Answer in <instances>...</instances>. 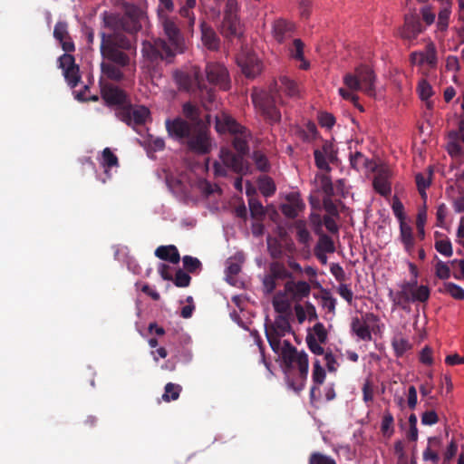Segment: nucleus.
Listing matches in <instances>:
<instances>
[{
  "label": "nucleus",
  "instance_id": "nucleus-1",
  "mask_svg": "<svg viewBox=\"0 0 464 464\" xmlns=\"http://www.w3.org/2000/svg\"><path fill=\"white\" fill-rule=\"evenodd\" d=\"M100 36L101 55L108 61L101 63L102 72L108 79L120 82L124 78L121 68L130 64V58L126 52L133 48L132 42L127 35L120 34H105V32H101Z\"/></svg>",
  "mask_w": 464,
  "mask_h": 464
},
{
  "label": "nucleus",
  "instance_id": "nucleus-2",
  "mask_svg": "<svg viewBox=\"0 0 464 464\" xmlns=\"http://www.w3.org/2000/svg\"><path fill=\"white\" fill-rule=\"evenodd\" d=\"M101 94L107 105L117 106L115 116L133 129L144 125L150 118V110L142 105H131L126 92L118 86L103 83L101 86Z\"/></svg>",
  "mask_w": 464,
  "mask_h": 464
},
{
  "label": "nucleus",
  "instance_id": "nucleus-3",
  "mask_svg": "<svg viewBox=\"0 0 464 464\" xmlns=\"http://www.w3.org/2000/svg\"><path fill=\"white\" fill-rule=\"evenodd\" d=\"M280 356L287 386L295 392H301L308 376L307 353L304 351H298L289 341L285 340Z\"/></svg>",
  "mask_w": 464,
  "mask_h": 464
},
{
  "label": "nucleus",
  "instance_id": "nucleus-4",
  "mask_svg": "<svg viewBox=\"0 0 464 464\" xmlns=\"http://www.w3.org/2000/svg\"><path fill=\"white\" fill-rule=\"evenodd\" d=\"M143 17V12L135 5H124V12L120 14H105L103 18L104 26L111 30L105 34H120L126 35L123 32L135 34L142 27L140 20Z\"/></svg>",
  "mask_w": 464,
  "mask_h": 464
},
{
  "label": "nucleus",
  "instance_id": "nucleus-5",
  "mask_svg": "<svg viewBox=\"0 0 464 464\" xmlns=\"http://www.w3.org/2000/svg\"><path fill=\"white\" fill-rule=\"evenodd\" d=\"M247 137L248 133L244 128L239 133L234 134L232 140V145L237 153L224 148L220 150V159L225 167L232 169L238 175H247L251 173L250 165L245 159L249 152Z\"/></svg>",
  "mask_w": 464,
  "mask_h": 464
},
{
  "label": "nucleus",
  "instance_id": "nucleus-6",
  "mask_svg": "<svg viewBox=\"0 0 464 464\" xmlns=\"http://www.w3.org/2000/svg\"><path fill=\"white\" fill-rule=\"evenodd\" d=\"M251 99L255 108L268 124L274 125L281 121L282 115L277 105L284 102L278 92L277 83L268 91L253 89Z\"/></svg>",
  "mask_w": 464,
  "mask_h": 464
},
{
  "label": "nucleus",
  "instance_id": "nucleus-7",
  "mask_svg": "<svg viewBox=\"0 0 464 464\" xmlns=\"http://www.w3.org/2000/svg\"><path fill=\"white\" fill-rule=\"evenodd\" d=\"M173 78L180 91L191 93L199 91L203 100L209 103L215 101V92L205 85L199 68L193 67L190 71H175Z\"/></svg>",
  "mask_w": 464,
  "mask_h": 464
},
{
  "label": "nucleus",
  "instance_id": "nucleus-8",
  "mask_svg": "<svg viewBox=\"0 0 464 464\" xmlns=\"http://www.w3.org/2000/svg\"><path fill=\"white\" fill-rule=\"evenodd\" d=\"M375 81L373 70L364 64L356 67L354 72L343 76V83L350 91H361L371 97L375 95Z\"/></svg>",
  "mask_w": 464,
  "mask_h": 464
},
{
  "label": "nucleus",
  "instance_id": "nucleus-9",
  "mask_svg": "<svg viewBox=\"0 0 464 464\" xmlns=\"http://www.w3.org/2000/svg\"><path fill=\"white\" fill-rule=\"evenodd\" d=\"M141 53L151 63H159L162 61L170 63L179 52H176V49L169 44L165 39L154 38L142 42Z\"/></svg>",
  "mask_w": 464,
  "mask_h": 464
},
{
  "label": "nucleus",
  "instance_id": "nucleus-10",
  "mask_svg": "<svg viewBox=\"0 0 464 464\" xmlns=\"http://www.w3.org/2000/svg\"><path fill=\"white\" fill-rule=\"evenodd\" d=\"M158 19L159 24L168 39V44L176 49L179 53H184L185 41L179 18L171 14H160Z\"/></svg>",
  "mask_w": 464,
  "mask_h": 464
},
{
  "label": "nucleus",
  "instance_id": "nucleus-11",
  "mask_svg": "<svg viewBox=\"0 0 464 464\" xmlns=\"http://www.w3.org/2000/svg\"><path fill=\"white\" fill-rule=\"evenodd\" d=\"M183 144L187 146L188 150L198 154H207L211 148L208 130L199 127H194L191 134Z\"/></svg>",
  "mask_w": 464,
  "mask_h": 464
},
{
  "label": "nucleus",
  "instance_id": "nucleus-12",
  "mask_svg": "<svg viewBox=\"0 0 464 464\" xmlns=\"http://www.w3.org/2000/svg\"><path fill=\"white\" fill-rule=\"evenodd\" d=\"M209 83L227 91L230 88V78L227 69L219 63H208L205 68Z\"/></svg>",
  "mask_w": 464,
  "mask_h": 464
},
{
  "label": "nucleus",
  "instance_id": "nucleus-13",
  "mask_svg": "<svg viewBox=\"0 0 464 464\" xmlns=\"http://www.w3.org/2000/svg\"><path fill=\"white\" fill-rule=\"evenodd\" d=\"M165 127L169 138L180 143L185 140L191 134L194 126L180 117L175 119H167L165 121Z\"/></svg>",
  "mask_w": 464,
  "mask_h": 464
},
{
  "label": "nucleus",
  "instance_id": "nucleus-14",
  "mask_svg": "<svg viewBox=\"0 0 464 464\" xmlns=\"http://www.w3.org/2000/svg\"><path fill=\"white\" fill-rule=\"evenodd\" d=\"M237 63L247 78H255L262 71L258 57L250 52H242L237 56Z\"/></svg>",
  "mask_w": 464,
  "mask_h": 464
},
{
  "label": "nucleus",
  "instance_id": "nucleus-15",
  "mask_svg": "<svg viewBox=\"0 0 464 464\" xmlns=\"http://www.w3.org/2000/svg\"><path fill=\"white\" fill-rule=\"evenodd\" d=\"M59 67L63 71V76L68 84L74 88L80 82L79 67L75 64L74 57L70 53H63L58 59Z\"/></svg>",
  "mask_w": 464,
  "mask_h": 464
},
{
  "label": "nucleus",
  "instance_id": "nucleus-16",
  "mask_svg": "<svg viewBox=\"0 0 464 464\" xmlns=\"http://www.w3.org/2000/svg\"><path fill=\"white\" fill-rule=\"evenodd\" d=\"M315 166L321 170L329 171L328 161L334 162L336 160V150L332 142L324 140L322 149H316L314 151Z\"/></svg>",
  "mask_w": 464,
  "mask_h": 464
},
{
  "label": "nucleus",
  "instance_id": "nucleus-17",
  "mask_svg": "<svg viewBox=\"0 0 464 464\" xmlns=\"http://www.w3.org/2000/svg\"><path fill=\"white\" fill-rule=\"evenodd\" d=\"M219 32L229 41L234 39L241 41L244 37V26L238 17H223Z\"/></svg>",
  "mask_w": 464,
  "mask_h": 464
},
{
  "label": "nucleus",
  "instance_id": "nucleus-18",
  "mask_svg": "<svg viewBox=\"0 0 464 464\" xmlns=\"http://www.w3.org/2000/svg\"><path fill=\"white\" fill-rule=\"evenodd\" d=\"M424 30L420 17L416 14H409L404 17V24L400 30L401 38L412 41Z\"/></svg>",
  "mask_w": 464,
  "mask_h": 464
},
{
  "label": "nucleus",
  "instance_id": "nucleus-19",
  "mask_svg": "<svg viewBox=\"0 0 464 464\" xmlns=\"http://www.w3.org/2000/svg\"><path fill=\"white\" fill-rule=\"evenodd\" d=\"M391 170L388 168L382 167L376 170L372 185L376 192L383 197H387L392 192L390 179Z\"/></svg>",
  "mask_w": 464,
  "mask_h": 464
},
{
  "label": "nucleus",
  "instance_id": "nucleus-20",
  "mask_svg": "<svg viewBox=\"0 0 464 464\" xmlns=\"http://www.w3.org/2000/svg\"><path fill=\"white\" fill-rule=\"evenodd\" d=\"M53 37L60 43L63 50L66 53H72L75 50V45L68 32V24L64 21H59L55 24L53 29Z\"/></svg>",
  "mask_w": 464,
  "mask_h": 464
},
{
  "label": "nucleus",
  "instance_id": "nucleus-21",
  "mask_svg": "<svg viewBox=\"0 0 464 464\" xmlns=\"http://www.w3.org/2000/svg\"><path fill=\"white\" fill-rule=\"evenodd\" d=\"M215 129L219 133L229 132L234 135L239 133L244 127L230 115L222 112L216 116Z\"/></svg>",
  "mask_w": 464,
  "mask_h": 464
},
{
  "label": "nucleus",
  "instance_id": "nucleus-22",
  "mask_svg": "<svg viewBox=\"0 0 464 464\" xmlns=\"http://www.w3.org/2000/svg\"><path fill=\"white\" fill-rule=\"evenodd\" d=\"M410 61L413 64L422 65L424 63H428L430 67H435L437 64V51L435 45L430 43L426 46V51L413 52L411 53Z\"/></svg>",
  "mask_w": 464,
  "mask_h": 464
},
{
  "label": "nucleus",
  "instance_id": "nucleus-23",
  "mask_svg": "<svg viewBox=\"0 0 464 464\" xmlns=\"http://www.w3.org/2000/svg\"><path fill=\"white\" fill-rule=\"evenodd\" d=\"M286 203L280 206L281 212L288 218H295L304 208V204L296 193L286 196Z\"/></svg>",
  "mask_w": 464,
  "mask_h": 464
},
{
  "label": "nucleus",
  "instance_id": "nucleus-24",
  "mask_svg": "<svg viewBox=\"0 0 464 464\" xmlns=\"http://www.w3.org/2000/svg\"><path fill=\"white\" fill-rule=\"evenodd\" d=\"M285 291L292 295L295 300H301L307 297L311 293V286L305 281L295 282L293 280L287 281L285 285Z\"/></svg>",
  "mask_w": 464,
  "mask_h": 464
},
{
  "label": "nucleus",
  "instance_id": "nucleus-25",
  "mask_svg": "<svg viewBox=\"0 0 464 464\" xmlns=\"http://www.w3.org/2000/svg\"><path fill=\"white\" fill-rule=\"evenodd\" d=\"M201 40L203 44L211 51H217L220 45V40L215 30L205 23L201 24Z\"/></svg>",
  "mask_w": 464,
  "mask_h": 464
},
{
  "label": "nucleus",
  "instance_id": "nucleus-26",
  "mask_svg": "<svg viewBox=\"0 0 464 464\" xmlns=\"http://www.w3.org/2000/svg\"><path fill=\"white\" fill-rule=\"evenodd\" d=\"M292 330L291 324L286 315L279 314L276 317L275 322L270 324H266V331H269L270 334H275L284 337L287 333Z\"/></svg>",
  "mask_w": 464,
  "mask_h": 464
},
{
  "label": "nucleus",
  "instance_id": "nucleus-27",
  "mask_svg": "<svg viewBox=\"0 0 464 464\" xmlns=\"http://www.w3.org/2000/svg\"><path fill=\"white\" fill-rule=\"evenodd\" d=\"M155 256L172 264H178L180 260L179 250L174 245L158 246L155 250Z\"/></svg>",
  "mask_w": 464,
  "mask_h": 464
},
{
  "label": "nucleus",
  "instance_id": "nucleus-28",
  "mask_svg": "<svg viewBox=\"0 0 464 464\" xmlns=\"http://www.w3.org/2000/svg\"><path fill=\"white\" fill-rule=\"evenodd\" d=\"M388 295L394 307H400L403 310H406L409 304L411 302V292L402 286L401 289L396 293H394L392 289H390Z\"/></svg>",
  "mask_w": 464,
  "mask_h": 464
},
{
  "label": "nucleus",
  "instance_id": "nucleus-29",
  "mask_svg": "<svg viewBox=\"0 0 464 464\" xmlns=\"http://www.w3.org/2000/svg\"><path fill=\"white\" fill-rule=\"evenodd\" d=\"M304 44L302 42V40L295 39L293 42V45L290 48V53H291L292 58H294L296 61L301 62V63L299 65L300 69L307 70L310 67V63L304 59Z\"/></svg>",
  "mask_w": 464,
  "mask_h": 464
},
{
  "label": "nucleus",
  "instance_id": "nucleus-30",
  "mask_svg": "<svg viewBox=\"0 0 464 464\" xmlns=\"http://www.w3.org/2000/svg\"><path fill=\"white\" fill-rule=\"evenodd\" d=\"M435 237V244L434 247L435 249L444 256L450 257L453 255V249L450 240L445 237H443V235L438 231L434 233Z\"/></svg>",
  "mask_w": 464,
  "mask_h": 464
},
{
  "label": "nucleus",
  "instance_id": "nucleus-31",
  "mask_svg": "<svg viewBox=\"0 0 464 464\" xmlns=\"http://www.w3.org/2000/svg\"><path fill=\"white\" fill-rule=\"evenodd\" d=\"M314 297L320 299V304L324 309H326L328 313L334 314L336 306V298H334L329 289L322 288L321 293L318 295H314Z\"/></svg>",
  "mask_w": 464,
  "mask_h": 464
},
{
  "label": "nucleus",
  "instance_id": "nucleus-32",
  "mask_svg": "<svg viewBox=\"0 0 464 464\" xmlns=\"http://www.w3.org/2000/svg\"><path fill=\"white\" fill-rule=\"evenodd\" d=\"M352 331L362 340L371 341L372 334L369 325L362 322L358 317H354L351 324Z\"/></svg>",
  "mask_w": 464,
  "mask_h": 464
},
{
  "label": "nucleus",
  "instance_id": "nucleus-33",
  "mask_svg": "<svg viewBox=\"0 0 464 464\" xmlns=\"http://www.w3.org/2000/svg\"><path fill=\"white\" fill-rule=\"evenodd\" d=\"M441 445V440L438 437H430L428 439V446L424 450L422 454V459L424 461H431L437 463L439 461V454L433 450L431 448H440Z\"/></svg>",
  "mask_w": 464,
  "mask_h": 464
},
{
  "label": "nucleus",
  "instance_id": "nucleus-34",
  "mask_svg": "<svg viewBox=\"0 0 464 464\" xmlns=\"http://www.w3.org/2000/svg\"><path fill=\"white\" fill-rule=\"evenodd\" d=\"M292 29H293V24L291 23L287 22L286 20H284V19L276 20L273 25V32H274V36H275L276 40L278 43H282L285 38V34L288 32L292 31Z\"/></svg>",
  "mask_w": 464,
  "mask_h": 464
},
{
  "label": "nucleus",
  "instance_id": "nucleus-35",
  "mask_svg": "<svg viewBox=\"0 0 464 464\" xmlns=\"http://www.w3.org/2000/svg\"><path fill=\"white\" fill-rule=\"evenodd\" d=\"M279 89L283 90L289 97H298L299 88L297 83L286 75L279 77Z\"/></svg>",
  "mask_w": 464,
  "mask_h": 464
},
{
  "label": "nucleus",
  "instance_id": "nucleus-36",
  "mask_svg": "<svg viewBox=\"0 0 464 464\" xmlns=\"http://www.w3.org/2000/svg\"><path fill=\"white\" fill-rule=\"evenodd\" d=\"M321 227L315 230V233L319 235L318 242L315 246V250H319L321 252L326 253H334L335 251V246L334 240L326 234L321 233Z\"/></svg>",
  "mask_w": 464,
  "mask_h": 464
},
{
  "label": "nucleus",
  "instance_id": "nucleus-37",
  "mask_svg": "<svg viewBox=\"0 0 464 464\" xmlns=\"http://www.w3.org/2000/svg\"><path fill=\"white\" fill-rule=\"evenodd\" d=\"M439 292L448 294L456 300H464V289L452 282H445L442 286L439 288Z\"/></svg>",
  "mask_w": 464,
  "mask_h": 464
},
{
  "label": "nucleus",
  "instance_id": "nucleus-38",
  "mask_svg": "<svg viewBox=\"0 0 464 464\" xmlns=\"http://www.w3.org/2000/svg\"><path fill=\"white\" fill-rule=\"evenodd\" d=\"M269 274L276 280L292 278V274L286 270L283 263L278 261H274L269 265Z\"/></svg>",
  "mask_w": 464,
  "mask_h": 464
},
{
  "label": "nucleus",
  "instance_id": "nucleus-39",
  "mask_svg": "<svg viewBox=\"0 0 464 464\" xmlns=\"http://www.w3.org/2000/svg\"><path fill=\"white\" fill-rule=\"evenodd\" d=\"M252 160L259 171L266 173L270 170L271 164L268 158L261 150H255L252 154Z\"/></svg>",
  "mask_w": 464,
  "mask_h": 464
},
{
  "label": "nucleus",
  "instance_id": "nucleus-40",
  "mask_svg": "<svg viewBox=\"0 0 464 464\" xmlns=\"http://www.w3.org/2000/svg\"><path fill=\"white\" fill-rule=\"evenodd\" d=\"M381 431L387 438H390L394 432V418L389 411H385L383 413Z\"/></svg>",
  "mask_w": 464,
  "mask_h": 464
},
{
  "label": "nucleus",
  "instance_id": "nucleus-41",
  "mask_svg": "<svg viewBox=\"0 0 464 464\" xmlns=\"http://www.w3.org/2000/svg\"><path fill=\"white\" fill-rule=\"evenodd\" d=\"M182 391V387L179 384H176L173 382H168L164 388V393L162 395V400L164 401H176L179 399V394Z\"/></svg>",
  "mask_w": 464,
  "mask_h": 464
},
{
  "label": "nucleus",
  "instance_id": "nucleus-42",
  "mask_svg": "<svg viewBox=\"0 0 464 464\" xmlns=\"http://www.w3.org/2000/svg\"><path fill=\"white\" fill-rule=\"evenodd\" d=\"M296 229V238L299 243L307 246L311 240V234L306 228L305 222L297 220L295 224Z\"/></svg>",
  "mask_w": 464,
  "mask_h": 464
},
{
  "label": "nucleus",
  "instance_id": "nucleus-43",
  "mask_svg": "<svg viewBox=\"0 0 464 464\" xmlns=\"http://www.w3.org/2000/svg\"><path fill=\"white\" fill-rule=\"evenodd\" d=\"M258 188L265 197H270L276 192V185L273 179L267 176L258 179Z\"/></svg>",
  "mask_w": 464,
  "mask_h": 464
},
{
  "label": "nucleus",
  "instance_id": "nucleus-44",
  "mask_svg": "<svg viewBox=\"0 0 464 464\" xmlns=\"http://www.w3.org/2000/svg\"><path fill=\"white\" fill-rule=\"evenodd\" d=\"M351 166L356 170L369 168L370 160L362 153L356 151L350 156Z\"/></svg>",
  "mask_w": 464,
  "mask_h": 464
},
{
  "label": "nucleus",
  "instance_id": "nucleus-45",
  "mask_svg": "<svg viewBox=\"0 0 464 464\" xmlns=\"http://www.w3.org/2000/svg\"><path fill=\"white\" fill-rule=\"evenodd\" d=\"M430 295V288L427 285H420L411 292V302L426 303Z\"/></svg>",
  "mask_w": 464,
  "mask_h": 464
},
{
  "label": "nucleus",
  "instance_id": "nucleus-46",
  "mask_svg": "<svg viewBox=\"0 0 464 464\" xmlns=\"http://www.w3.org/2000/svg\"><path fill=\"white\" fill-rule=\"evenodd\" d=\"M102 165L106 169L105 172L108 173V169L119 166L117 156L111 150L110 148H105L102 150Z\"/></svg>",
  "mask_w": 464,
  "mask_h": 464
},
{
  "label": "nucleus",
  "instance_id": "nucleus-47",
  "mask_svg": "<svg viewBox=\"0 0 464 464\" xmlns=\"http://www.w3.org/2000/svg\"><path fill=\"white\" fill-rule=\"evenodd\" d=\"M266 243L267 249L271 257L274 259L281 258L283 255V247L281 243L276 238L271 237H267Z\"/></svg>",
  "mask_w": 464,
  "mask_h": 464
},
{
  "label": "nucleus",
  "instance_id": "nucleus-48",
  "mask_svg": "<svg viewBox=\"0 0 464 464\" xmlns=\"http://www.w3.org/2000/svg\"><path fill=\"white\" fill-rule=\"evenodd\" d=\"M183 267L188 273H196L202 269V263L198 258L191 256H184L182 257Z\"/></svg>",
  "mask_w": 464,
  "mask_h": 464
},
{
  "label": "nucleus",
  "instance_id": "nucleus-49",
  "mask_svg": "<svg viewBox=\"0 0 464 464\" xmlns=\"http://www.w3.org/2000/svg\"><path fill=\"white\" fill-rule=\"evenodd\" d=\"M308 464H336V461L328 455L314 451L310 454Z\"/></svg>",
  "mask_w": 464,
  "mask_h": 464
},
{
  "label": "nucleus",
  "instance_id": "nucleus-50",
  "mask_svg": "<svg viewBox=\"0 0 464 464\" xmlns=\"http://www.w3.org/2000/svg\"><path fill=\"white\" fill-rule=\"evenodd\" d=\"M417 91L422 101H427L433 95L432 86L425 79H421L419 82Z\"/></svg>",
  "mask_w": 464,
  "mask_h": 464
},
{
  "label": "nucleus",
  "instance_id": "nucleus-51",
  "mask_svg": "<svg viewBox=\"0 0 464 464\" xmlns=\"http://www.w3.org/2000/svg\"><path fill=\"white\" fill-rule=\"evenodd\" d=\"M415 181L421 198H425L427 197L425 190L430 187L431 182L430 177H427L422 173H417L415 176Z\"/></svg>",
  "mask_w": 464,
  "mask_h": 464
},
{
  "label": "nucleus",
  "instance_id": "nucleus-52",
  "mask_svg": "<svg viewBox=\"0 0 464 464\" xmlns=\"http://www.w3.org/2000/svg\"><path fill=\"white\" fill-rule=\"evenodd\" d=\"M392 344L397 357L402 356L409 349H411L409 342L401 337L394 338Z\"/></svg>",
  "mask_w": 464,
  "mask_h": 464
},
{
  "label": "nucleus",
  "instance_id": "nucleus-53",
  "mask_svg": "<svg viewBox=\"0 0 464 464\" xmlns=\"http://www.w3.org/2000/svg\"><path fill=\"white\" fill-rule=\"evenodd\" d=\"M248 205L252 218H260L265 215L263 205L258 199L250 198Z\"/></svg>",
  "mask_w": 464,
  "mask_h": 464
},
{
  "label": "nucleus",
  "instance_id": "nucleus-54",
  "mask_svg": "<svg viewBox=\"0 0 464 464\" xmlns=\"http://www.w3.org/2000/svg\"><path fill=\"white\" fill-rule=\"evenodd\" d=\"M325 375V371L322 367L320 362L318 360H315V362H314L312 373L313 382L315 384H322L324 382Z\"/></svg>",
  "mask_w": 464,
  "mask_h": 464
},
{
  "label": "nucleus",
  "instance_id": "nucleus-55",
  "mask_svg": "<svg viewBox=\"0 0 464 464\" xmlns=\"http://www.w3.org/2000/svg\"><path fill=\"white\" fill-rule=\"evenodd\" d=\"M146 146L153 151H161L165 148V141L162 138L149 135L145 140Z\"/></svg>",
  "mask_w": 464,
  "mask_h": 464
},
{
  "label": "nucleus",
  "instance_id": "nucleus-56",
  "mask_svg": "<svg viewBox=\"0 0 464 464\" xmlns=\"http://www.w3.org/2000/svg\"><path fill=\"white\" fill-rule=\"evenodd\" d=\"M450 9L444 7L439 12L437 26L440 31H446L449 26Z\"/></svg>",
  "mask_w": 464,
  "mask_h": 464
},
{
  "label": "nucleus",
  "instance_id": "nucleus-57",
  "mask_svg": "<svg viewBox=\"0 0 464 464\" xmlns=\"http://www.w3.org/2000/svg\"><path fill=\"white\" fill-rule=\"evenodd\" d=\"M305 340L309 350L313 353H314L315 355H323L325 353L324 347L321 346L319 342L315 339V337L313 334H308Z\"/></svg>",
  "mask_w": 464,
  "mask_h": 464
},
{
  "label": "nucleus",
  "instance_id": "nucleus-58",
  "mask_svg": "<svg viewBox=\"0 0 464 464\" xmlns=\"http://www.w3.org/2000/svg\"><path fill=\"white\" fill-rule=\"evenodd\" d=\"M173 281L175 285L178 287H187L190 284L191 277L188 273L184 272L182 269H179L176 272Z\"/></svg>",
  "mask_w": 464,
  "mask_h": 464
},
{
  "label": "nucleus",
  "instance_id": "nucleus-59",
  "mask_svg": "<svg viewBox=\"0 0 464 464\" xmlns=\"http://www.w3.org/2000/svg\"><path fill=\"white\" fill-rule=\"evenodd\" d=\"M435 275L440 279H448L450 276V269L445 262L439 260L435 265Z\"/></svg>",
  "mask_w": 464,
  "mask_h": 464
},
{
  "label": "nucleus",
  "instance_id": "nucleus-60",
  "mask_svg": "<svg viewBox=\"0 0 464 464\" xmlns=\"http://www.w3.org/2000/svg\"><path fill=\"white\" fill-rule=\"evenodd\" d=\"M400 237L401 243L415 240L412 228L406 222L400 223Z\"/></svg>",
  "mask_w": 464,
  "mask_h": 464
},
{
  "label": "nucleus",
  "instance_id": "nucleus-61",
  "mask_svg": "<svg viewBox=\"0 0 464 464\" xmlns=\"http://www.w3.org/2000/svg\"><path fill=\"white\" fill-rule=\"evenodd\" d=\"M174 9L175 6L172 0H159L157 8L158 17H160V14H170Z\"/></svg>",
  "mask_w": 464,
  "mask_h": 464
},
{
  "label": "nucleus",
  "instance_id": "nucleus-62",
  "mask_svg": "<svg viewBox=\"0 0 464 464\" xmlns=\"http://www.w3.org/2000/svg\"><path fill=\"white\" fill-rule=\"evenodd\" d=\"M448 214V208L445 203H440L437 207L436 211V225L440 227H444L446 217Z\"/></svg>",
  "mask_w": 464,
  "mask_h": 464
},
{
  "label": "nucleus",
  "instance_id": "nucleus-63",
  "mask_svg": "<svg viewBox=\"0 0 464 464\" xmlns=\"http://www.w3.org/2000/svg\"><path fill=\"white\" fill-rule=\"evenodd\" d=\"M182 112L184 116L190 121H196L199 116L198 108L190 102H186L183 105Z\"/></svg>",
  "mask_w": 464,
  "mask_h": 464
},
{
  "label": "nucleus",
  "instance_id": "nucleus-64",
  "mask_svg": "<svg viewBox=\"0 0 464 464\" xmlns=\"http://www.w3.org/2000/svg\"><path fill=\"white\" fill-rule=\"evenodd\" d=\"M266 337L267 339V342L271 347V349L275 353H281L282 346H281V336L275 335V334H270L269 331H266Z\"/></svg>",
  "mask_w": 464,
  "mask_h": 464
}]
</instances>
